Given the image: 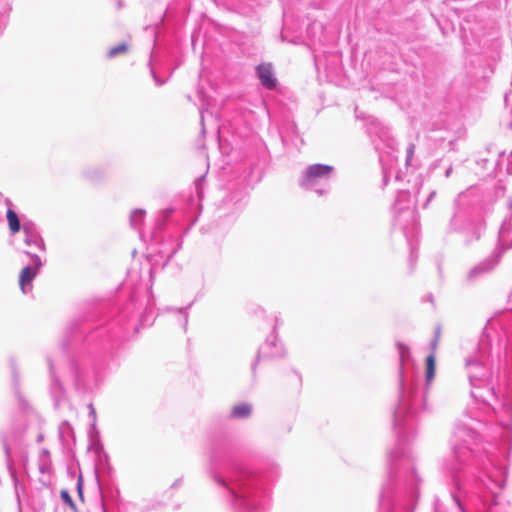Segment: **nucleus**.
Returning a JSON list of instances; mask_svg holds the SVG:
<instances>
[{"instance_id":"nucleus-7","label":"nucleus","mask_w":512,"mask_h":512,"mask_svg":"<svg viewBox=\"0 0 512 512\" xmlns=\"http://www.w3.org/2000/svg\"><path fill=\"white\" fill-rule=\"evenodd\" d=\"M129 51V44L126 42L120 43L112 48L109 49L107 56L110 58L116 57L118 55H123L128 53Z\"/></svg>"},{"instance_id":"nucleus-5","label":"nucleus","mask_w":512,"mask_h":512,"mask_svg":"<svg viewBox=\"0 0 512 512\" xmlns=\"http://www.w3.org/2000/svg\"><path fill=\"white\" fill-rule=\"evenodd\" d=\"M36 272L29 266L24 267L19 275V285L24 291L26 285L30 284L34 279Z\"/></svg>"},{"instance_id":"nucleus-3","label":"nucleus","mask_w":512,"mask_h":512,"mask_svg":"<svg viewBox=\"0 0 512 512\" xmlns=\"http://www.w3.org/2000/svg\"><path fill=\"white\" fill-rule=\"evenodd\" d=\"M440 337V332H436L435 339L432 343L433 352L426 358V380L427 382H431L435 376V351L437 348L438 340Z\"/></svg>"},{"instance_id":"nucleus-4","label":"nucleus","mask_w":512,"mask_h":512,"mask_svg":"<svg viewBox=\"0 0 512 512\" xmlns=\"http://www.w3.org/2000/svg\"><path fill=\"white\" fill-rule=\"evenodd\" d=\"M252 407L247 403H240L233 406L231 416L233 418H247L251 415Z\"/></svg>"},{"instance_id":"nucleus-2","label":"nucleus","mask_w":512,"mask_h":512,"mask_svg":"<svg viewBox=\"0 0 512 512\" xmlns=\"http://www.w3.org/2000/svg\"><path fill=\"white\" fill-rule=\"evenodd\" d=\"M256 71L263 86L268 89H274L276 87V79L273 77L272 65L270 63L258 65Z\"/></svg>"},{"instance_id":"nucleus-1","label":"nucleus","mask_w":512,"mask_h":512,"mask_svg":"<svg viewBox=\"0 0 512 512\" xmlns=\"http://www.w3.org/2000/svg\"><path fill=\"white\" fill-rule=\"evenodd\" d=\"M333 170L330 165L313 164L306 168L303 173V184L311 183L316 179L328 176Z\"/></svg>"},{"instance_id":"nucleus-9","label":"nucleus","mask_w":512,"mask_h":512,"mask_svg":"<svg viewBox=\"0 0 512 512\" xmlns=\"http://www.w3.org/2000/svg\"><path fill=\"white\" fill-rule=\"evenodd\" d=\"M79 495L82 496L81 484L78 485Z\"/></svg>"},{"instance_id":"nucleus-8","label":"nucleus","mask_w":512,"mask_h":512,"mask_svg":"<svg viewBox=\"0 0 512 512\" xmlns=\"http://www.w3.org/2000/svg\"><path fill=\"white\" fill-rule=\"evenodd\" d=\"M61 497L64 500V502L67 503L71 508L75 507L71 496L69 495V493L66 490L61 491Z\"/></svg>"},{"instance_id":"nucleus-6","label":"nucleus","mask_w":512,"mask_h":512,"mask_svg":"<svg viewBox=\"0 0 512 512\" xmlns=\"http://www.w3.org/2000/svg\"><path fill=\"white\" fill-rule=\"evenodd\" d=\"M6 216H7V221H8L10 231L13 234L19 232L20 221H19V218H18V215L16 214V212L13 211L12 209H8Z\"/></svg>"}]
</instances>
